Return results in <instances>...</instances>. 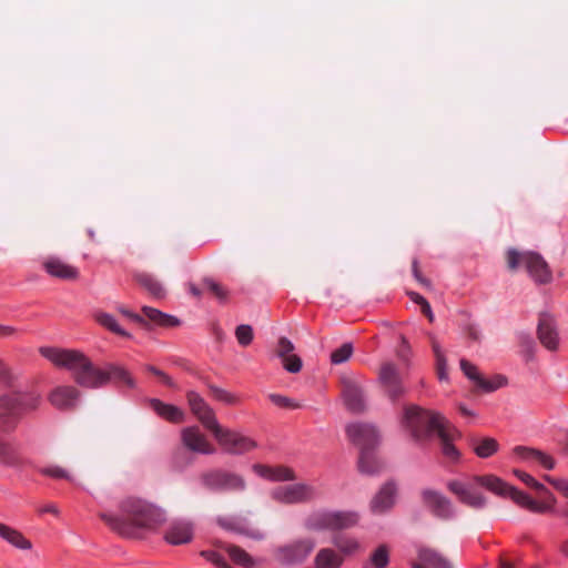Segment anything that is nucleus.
I'll return each mask as SVG.
<instances>
[{
	"instance_id": "1",
	"label": "nucleus",
	"mask_w": 568,
	"mask_h": 568,
	"mask_svg": "<svg viewBox=\"0 0 568 568\" xmlns=\"http://www.w3.org/2000/svg\"><path fill=\"white\" fill-rule=\"evenodd\" d=\"M118 508V514L102 511L99 518L113 532L124 538H142L156 531L168 519L164 509L138 496L124 497Z\"/></svg>"
},
{
	"instance_id": "2",
	"label": "nucleus",
	"mask_w": 568,
	"mask_h": 568,
	"mask_svg": "<svg viewBox=\"0 0 568 568\" xmlns=\"http://www.w3.org/2000/svg\"><path fill=\"white\" fill-rule=\"evenodd\" d=\"M359 520L361 516L355 510L317 509L307 516L304 527L313 532H333L332 544L345 559V557L355 556L363 549L357 537L342 534L343 530L356 527Z\"/></svg>"
},
{
	"instance_id": "3",
	"label": "nucleus",
	"mask_w": 568,
	"mask_h": 568,
	"mask_svg": "<svg viewBox=\"0 0 568 568\" xmlns=\"http://www.w3.org/2000/svg\"><path fill=\"white\" fill-rule=\"evenodd\" d=\"M39 353L57 368L67 369L73 381L83 388L105 386L104 367H98L80 349L42 346Z\"/></svg>"
},
{
	"instance_id": "4",
	"label": "nucleus",
	"mask_w": 568,
	"mask_h": 568,
	"mask_svg": "<svg viewBox=\"0 0 568 568\" xmlns=\"http://www.w3.org/2000/svg\"><path fill=\"white\" fill-rule=\"evenodd\" d=\"M41 404L39 394L0 395V432H13L24 413L36 410Z\"/></svg>"
},
{
	"instance_id": "5",
	"label": "nucleus",
	"mask_w": 568,
	"mask_h": 568,
	"mask_svg": "<svg viewBox=\"0 0 568 568\" xmlns=\"http://www.w3.org/2000/svg\"><path fill=\"white\" fill-rule=\"evenodd\" d=\"M448 420L437 412L424 409L417 405L404 408V424L416 440H424L433 433H438Z\"/></svg>"
},
{
	"instance_id": "6",
	"label": "nucleus",
	"mask_w": 568,
	"mask_h": 568,
	"mask_svg": "<svg viewBox=\"0 0 568 568\" xmlns=\"http://www.w3.org/2000/svg\"><path fill=\"white\" fill-rule=\"evenodd\" d=\"M200 481L206 490L214 493H241L246 489V481L242 475L223 468L203 471Z\"/></svg>"
},
{
	"instance_id": "7",
	"label": "nucleus",
	"mask_w": 568,
	"mask_h": 568,
	"mask_svg": "<svg viewBox=\"0 0 568 568\" xmlns=\"http://www.w3.org/2000/svg\"><path fill=\"white\" fill-rule=\"evenodd\" d=\"M221 448L231 455H242L256 448V442L239 432L216 425L211 432Z\"/></svg>"
},
{
	"instance_id": "8",
	"label": "nucleus",
	"mask_w": 568,
	"mask_h": 568,
	"mask_svg": "<svg viewBox=\"0 0 568 568\" xmlns=\"http://www.w3.org/2000/svg\"><path fill=\"white\" fill-rule=\"evenodd\" d=\"M315 540L312 538L296 539L283 545L275 550L277 560L286 566H294L304 562L315 549Z\"/></svg>"
},
{
	"instance_id": "9",
	"label": "nucleus",
	"mask_w": 568,
	"mask_h": 568,
	"mask_svg": "<svg viewBox=\"0 0 568 568\" xmlns=\"http://www.w3.org/2000/svg\"><path fill=\"white\" fill-rule=\"evenodd\" d=\"M271 496L280 504H301L312 500L315 497V489L307 484L297 483L276 487L271 491Z\"/></svg>"
},
{
	"instance_id": "10",
	"label": "nucleus",
	"mask_w": 568,
	"mask_h": 568,
	"mask_svg": "<svg viewBox=\"0 0 568 568\" xmlns=\"http://www.w3.org/2000/svg\"><path fill=\"white\" fill-rule=\"evenodd\" d=\"M378 383L392 402L398 400L406 394L399 372L393 363L387 362L381 365Z\"/></svg>"
},
{
	"instance_id": "11",
	"label": "nucleus",
	"mask_w": 568,
	"mask_h": 568,
	"mask_svg": "<svg viewBox=\"0 0 568 568\" xmlns=\"http://www.w3.org/2000/svg\"><path fill=\"white\" fill-rule=\"evenodd\" d=\"M424 506L437 518L449 520L455 515V508L448 497L434 489H424L422 491Z\"/></svg>"
},
{
	"instance_id": "12",
	"label": "nucleus",
	"mask_w": 568,
	"mask_h": 568,
	"mask_svg": "<svg viewBox=\"0 0 568 568\" xmlns=\"http://www.w3.org/2000/svg\"><path fill=\"white\" fill-rule=\"evenodd\" d=\"M186 399L192 414L197 418V420L203 425L205 429L212 432V429L220 424L213 408L199 393L189 390L186 393Z\"/></svg>"
},
{
	"instance_id": "13",
	"label": "nucleus",
	"mask_w": 568,
	"mask_h": 568,
	"mask_svg": "<svg viewBox=\"0 0 568 568\" xmlns=\"http://www.w3.org/2000/svg\"><path fill=\"white\" fill-rule=\"evenodd\" d=\"M346 434L351 442L359 447L376 448L379 445V434L375 426L364 423L349 424Z\"/></svg>"
},
{
	"instance_id": "14",
	"label": "nucleus",
	"mask_w": 568,
	"mask_h": 568,
	"mask_svg": "<svg viewBox=\"0 0 568 568\" xmlns=\"http://www.w3.org/2000/svg\"><path fill=\"white\" fill-rule=\"evenodd\" d=\"M181 440L183 446L192 453L213 455L216 450L197 426L184 427L181 430Z\"/></svg>"
},
{
	"instance_id": "15",
	"label": "nucleus",
	"mask_w": 568,
	"mask_h": 568,
	"mask_svg": "<svg viewBox=\"0 0 568 568\" xmlns=\"http://www.w3.org/2000/svg\"><path fill=\"white\" fill-rule=\"evenodd\" d=\"M80 390L72 385H59L48 394L49 403L59 410H72L80 399Z\"/></svg>"
},
{
	"instance_id": "16",
	"label": "nucleus",
	"mask_w": 568,
	"mask_h": 568,
	"mask_svg": "<svg viewBox=\"0 0 568 568\" xmlns=\"http://www.w3.org/2000/svg\"><path fill=\"white\" fill-rule=\"evenodd\" d=\"M523 264L535 282L539 284H546L551 281V271L548 267L546 261L539 254L534 252L524 253Z\"/></svg>"
},
{
	"instance_id": "17",
	"label": "nucleus",
	"mask_w": 568,
	"mask_h": 568,
	"mask_svg": "<svg viewBox=\"0 0 568 568\" xmlns=\"http://www.w3.org/2000/svg\"><path fill=\"white\" fill-rule=\"evenodd\" d=\"M447 488L450 493H453L460 503L473 507V508H483L486 505V499L471 486L459 481V480H450L447 483Z\"/></svg>"
},
{
	"instance_id": "18",
	"label": "nucleus",
	"mask_w": 568,
	"mask_h": 568,
	"mask_svg": "<svg viewBox=\"0 0 568 568\" xmlns=\"http://www.w3.org/2000/svg\"><path fill=\"white\" fill-rule=\"evenodd\" d=\"M459 364L464 375L484 392H494L501 387L504 384L500 376H497L494 381L484 378V376L479 373L478 367L465 358H462Z\"/></svg>"
},
{
	"instance_id": "19",
	"label": "nucleus",
	"mask_w": 568,
	"mask_h": 568,
	"mask_svg": "<svg viewBox=\"0 0 568 568\" xmlns=\"http://www.w3.org/2000/svg\"><path fill=\"white\" fill-rule=\"evenodd\" d=\"M193 524L189 520H175L166 528L164 540L170 545H184L192 541Z\"/></svg>"
},
{
	"instance_id": "20",
	"label": "nucleus",
	"mask_w": 568,
	"mask_h": 568,
	"mask_svg": "<svg viewBox=\"0 0 568 568\" xmlns=\"http://www.w3.org/2000/svg\"><path fill=\"white\" fill-rule=\"evenodd\" d=\"M397 486L395 481H386L371 501V509L375 514L389 510L396 501Z\"/></svg>"
},
{
	"instance_id": "21",
	"label": "nucleus",
	"mask_w": 568,
	"mask_h": 568,
	"mask_svg": "<svg viewBox=\"0 0 568 568\" xmlns=\"http://www.w3.org/2000/svg\"><path fill=\"white\" fill-rule=\"evenodd\" d=\"M342 396L346 408L355 414L365 410V402L362 388L351 379H343Z\"/></svg>"
},
{
	"instance_id": "22",
	"label": "nucleus",
	"mask_w": 568,
	"mask_h": 568,
	"mask_svg": "<svg viewBox=\"0 0 568 568\" xmlns=\"http://www.w3.org/2000/svg\"><path fill=\"white\" fill-rule=\"evenodd\" d=\"M418 561L412 568H453L452 562L435 549L420 547L417 550Z\"/></svg>"
},
{
	"instance_id": "23",
	"label": "nucleus",
	"mask_w": 568,
	"mask_h": 568,
	"mask_svg": "<svg viewBox=\"0 0 568 568\" xmlns=\"http://www.w3.org/2000/svg\"><path fill=\"white\" fill-rule=\"evenodd\" d=\"M538 338L549 351H556L559 345L558 332L555 321L550 315L544 314L538 323Z\"/></svg>"
},
{
	"instance_id": "24",
	"label": "nucleus",
	"mask_w": 568,
	"mask_h": 568,
	"mask_svg": "<svg viewBox=\"0 0 568 568\" xmlns=\"http://www.w3.org/2000/svg\"><path fill=\"white\" fill-rule=\"evenodd\" d=\"M42 266L45 270V272L52 277L69 281H73L79 277V271L77 267L65 263L64 261L55 256L47 258L42 263Z\"/></svg>"
},
{
	"instance_id": "25",
	"label": "nucleus",
	"mask_w": 568,
	"mask_h": 568,
	"mask_svg": "<svg viewBox=\"0 0 568 568\" xmlns=\"http://www.w3.org/2000/svg\"><path fill=\"white\" fill-rule=\"evenodd\" d=\"M385 468L384 460L377 455L376 448L362 449L358 458V470L368 476L377 475Z\"/></svg>"
},
{
	"instance_id": "26",
	"label": "nucleus",
	"mask_w": 568,
	"mask_h": 568,
	"mask_svg": "<svg viewBox=\"0 0 568 568\" xmlns=\"http://www.w3.org/2000/svg\"><path fill=\"white\" fill-rule=\"evenodd\" d=\"M0 464L7 467H21L24 459L20 452L19 445L13 440L6 439L0 436Z\"/></svg>"
},
{
	"instance_id": "27",
	"label": "nucleus",
	"mask_w": 568,
	"mask_h": 568,
	"mask_svg": "<svg viewBox=\"0 0 568 568\" xmlns=\"http://www.w3.org/2000/svg\"><path fill=\"white\" fill-rule=\"evenodd\" d=\"M437 436L442 442L443 455L449 458L450 460H458L460 457V453L453 444L454 440L459 437L458 430L455 427H453L448 422L442 429H439Z\"/></svg>"
},
{
	"instance_id": "28",
	"label": "nucleus",
	"mask_w": 568,
	"mask_h": 568,
	"mask_svg": "<svg viewBox=\"0 0 568 568\" xmlns=\"http://www.w3.org/2000/svg\"><path fill=\"white\" fill-rule=\"evenodd\" d=\"M150 406L161 418L169 423L181 424L185 420V413L175 405L152 398L150 399Z\"/></svg>"
},
{
	"instance_id": "29",
	"label": "nucleus",
	"mask_w": 568,
	"mask_h": 568,
	"mask_svg": "<svg viewBox=\"0 0 568 568\" xmlns=\"http://www.w3.org/2000/svg\"><path fill=\"white\" fill-rule=\"evenodd\" d=\"M514 453L523 460L539 464L546 469H552L556 464L550 455L535 448L517 446L514 448Z\"/></svg>"
},
{
	"instance_id": "30",
	"label": "nucleus",
	"mask_w": 568,
	"mask_h": 568,
	"mask_svg": "<svg viewBox=\"0 0 568 568\" xmlns=\"http://www.w3.org/2000/svg\"><path fill=\"white\" fill-rule=\"evenodd\" d=\"M342 554L332 547L321 548L313 560L314 568H341L344 565Z\"/></svg>"
},
{
	"instance_id": "31",
	"label": "nucleus",
	"mask_w": 568,
	"mask_h": 568,
	"mask_svg": "<svg viewBox=\"0 0 568 568\" xmlns=\"http://www.w3.org/2000/svg\"><path fill=\"white\" fill-rule=\"evenodd\" d=\"M254 469L260 476L272 481H292L296 479L294 470L283 465L274 467L256 465Z\"/></svg>"
},
{
	"instance_id": "32",
	"label": "nucleus",
	"mask_w": 568,
	"mask_h": 568,
	"mask_svg": "<svg viewBox=\"0 0 568 568\" xmlns=\"http://www.w3.org/2000/svg\"><path fill=\"white\" fill-rule=\"evenodd\" d=\"M104 379L105 385L110 382L116 384H123L129 388L135 387V381L132 377L131 373L122 365L119 364H108L104 366Z\"/></svg>"
},
{
	"instance_id": "33",
	"label": "nucleus",
	"mask_w": 568,
	"mask_h": 568,
	"mask_svg": "<svg viewBox=\"0 0 568 568\" xmlns=\"http://www.w3.org/2000/svg\"><path fill=\"white\" fill-rule=\"evenodd\" d=\"M0 538L20 550H30L32 548L31 540L24 537L20 530L3 523H0Z\"/></svg>"
},
{
	"instance_id": "34",
	"label": "nucleus",
	"mask_w": 568,
	"mask_h": 568,
	"mask_svg": "<svg viewBox=\"0 0 568 568\" xmlns=\"http://www.w3.org/2000/svg\"><path fill=\"white\" fill-rule=\"evenodd\" d=\"M469 445L479 458H489L499 449V443L493 437H470Z\"/></svg>"
},
{
	"instance_id": "35",
	"label": "nucleus",
	"mask_w": 568,
	"mask_h": 568,
	"mask_svg": "<svg viewBox=\"0 0 568 568\" xmlns=\"http://www.w3.org/2000/svg\"><path fill=\"white\" fill-rule=\"evenodd\" d=\"M474 480L491 493L499 496H507L511 486L494 475L476 476Z\"/></svg>"
},
{
	"instance_id": "36",
	"label": "nucleus",
	"mask_w": 568,
	"mask_h": 568,
	"mask_svg": "<svg viewBox=\"0 0 568 568\" xmlns=\"http://www.w3.org/2000/svg\"><path fill=\"white\" fill-rule=\"evenodd\" d=\"M135 280L154 298L161 300L165 297L163 285L152 275L141 273L135 275Z\"/></svg>"
},
{
	"instance_id": "37",
	"label": "nucleus",
	"mask_w": 568,
	"mask_h": 568,
	"mask_svg": "<svg viewBox=\"0 0 568 568\" xmlns=\"http://www.w3.org/2000/svg\"><path fill=\"white\" fill-rule=\"evenodd\" d=\"M142 312L152 323L159 326L174 327L180 324V321L176 317L150 306L142 307Z\"/></svg>"
},
{
	"instance_id": "38",
	"label": "nucleus",
	"mask_w": 568,
	"mask_h": 568,
	"mask_svg": "<svg viewBox=\"0 0 568 568\" xmlns=\"http://www.w3.org/2000/svg\"><path fill=\"white\" fill-rule=\"evenodd\" d=\"M207 388L213 399L221 402L225 405L236 406L240 405L242 399L240 395L229 392L222 387H219L214 384H207Z\"/></svg>"
},
{
	"instance_id": "39",
	"label": "nucleus",
	"mask_w": 568,
	"mask_h": 568,
	"mask_svg": "<svg viewBox=\"0 0 568 568\" xmlns=\"http://www.w3.org/2000/svg\"><path fill=\"white\" fill-rule=\"evenodd\" d=\"M389 564V549L386 545H379L371 555L368 562L362 568H386Z\"/></svg>"
},
{
	"instance_id": "40",
	"label": "nucleus",
	"mask_w": 568,
	"mask_h": 568,
	"mask_svg": "<svg viewBox=\"0 0 568 568\" xmlns=\"http://www.w3.org/2000/svg\"><path fill=\"white\" fill-rule=\"evenodd\" d=\"M36 470L41 476L52 478L55 480H59V479H65L69 481L73 480V477L71 476V474L65 468H63L59 465L38 466L36 468Z\"/></svg>"
},
{
	"instance_id": "41",
	"label": "nucleus",
	"mask_w": 568,
	"mask_h": 568,
	"mask_svg": "<svg viewBox=\"0 0 568 568\" xmlns=\"http://www.w3.org/2000/svg\"><path fill=\"white\" fill-rule=\"evenodd\" d=\"M225 551L236 565L244 568H250L254 565L252 557L243 548L236 545L225 546Z\"/></svg>"
},
{
	"instance_id": "42",
	"label": "nucleus",
	"mask_w": 568,
	"mask_h": 568,
	"mask_svg": "<svg viewBox=\"0 0 568 568\" xmlns=\"http://www.w3.org/2000/svg\"><path fill=\"white\" fill-rule=\"evenodd\" d=\"M203 287L212 296H214L216 300H219L221 303H226L229 300V290L215 281L212 277H204L203 281Z\"/></svg>"
},
{
	"instance_id": "43",
	"label": "nucleus",
	"mask_w": 568,
	"mask_h": 568,
	"mask_svg": "<svg viewBox=\"0 0 568 568\" xmlns=\"http://www.w3.org/2000/svg\"><path fill=\"white\" fill-rule=\"evenodd\" d=\"M95 318L99 324H101L105 328L110 329L111 332L122 335V336L128 335L126 332H124L121 328V326L119 325L118 321L115 320V317L113 315L108 314V313H99L95 315Z\"/></svg>"
},
{
	"instance_id": "44",
	"label": "nucleus",
	"mask_w": 568,
	"mask_h": 568,
	"mask_svg": "<svg viewBox=\"0 0 568 568\" xmlns=\"http://www.w3.org/2000/svg\"><path fill=\"white\" fill-rule=\"evenodd\" d=\"M352 354L353 345L351 343H344L341 347H338L331 354V362L333 364H342L348 361Z\"/></svg>"
},
{
	"instance_id": "45",
	"label": "nucleus",
	"mask_w": 568,
	"mask_h": 568,
	"mask_svg": "<svg viewBox=\"0 0 568 568\" xmlns=\"http://www.w3.org/2000/svg\"><path fill=\"white\" fill-rule=\"evenodd\" d=\"M200 556L217 568H226V560L222 554L213 549L201 550Z\"/></svg>"
},
{
	"instance_id": "46",
	"label": "nucleus",
	"mask_w": 568,
	"mask_h": 568,
	"mask_svg": "<svg viewBox=\"0 0 568 568\" xmlns=\"http://www.w3.org/2000/svg\"><path fill=\"white\" fill-rule=\"evenodd\" d=\"M235 336L240 345L248 346L253 341V328L251 325L241 324L235 329Z\"/></svg>"
},
{
	"instance_id": "47",
	"label": "nucleus",
	"mask_w": 568,
	"mask_h": 568,
	"mask_svg": "<svg viewBox=\"0 0 568 568\" xmlns=\"http://www.w3.org/2000/svg\"><path fill=\"white\" fill-rule=\"evenodd\" d=\"M216 523L224 530L243 532L242 525L236 518L220 516L216 518Z\"/></svg>"
},
{
	"instance_id": "48",
	"label": "nucleus",
	"mask_w": 568,
	"mask_h": 568,
	"mask_svg": "<svg viewBox=\"0 0 568 568\" xmlns=\"http://www.w3.org/2000/svg\"><path fill=\"white\" fill-rule=\"evenodd\" d=\"M283 367L292 374H296L302 369V359L295 354L287 355L282 358Z\"/></svg>"
},
{
	"instance_id": "49",
	"label": "nucleus",
	"mask_w": 568,
	"mask_h": 568,
	"mask_svg": "<svg viewBox=\"0 0 568 568\" xmlns=\"http://www.w3.org/2000/svg\"><path fill=\"white\" fill-rule=\"evenodd\" d=\"M268 398L274 405L281 408L296 409L301 407V405L295 403L292 398L280 394H270Z\"/></svg>"
},
{
	"instance_id": "50",
	"label": "nucleus",
	"mask_w": 568,
	"mask_h": 568,
	"mask_svg": "<svg viewBox=\"0 0 568 568\" xmlns=\"http://www.w3.org/2000/svg\"><path fill=\"white\" fill-rule=\"evenodd\" d=\"M514 474L515 476L520 479L523 483H525L527 486L536 489L537 491H544L546 490V487L539 483L538 480H536L531 475L523 471V470H518V469H515L514 470Z\"/></svg>"
},
{
	"instance_id": "51",
	"label": "nucleus",
	"mask_w": 568,
	"mask_h": 568,
	"mask_svg": "<svg viewBox=\"0 0 568 568\" xmlns=\"http://www.w3.org/2000/svg\"><path fill=\"white\" fill-rule=\"evenodd\" d=\"M17 377L10 369V367L0 358V383L11 387L13 386Z\"/></svg>"
},
{
	"instance_id": "52",
	"label": "nucleus",
	"mask_w": 568,
	"mask_h": 568,
	"mask_svg": "<svg viewBox=\"0 0 568 568\" xmlns=\"http://www.w3.org/2000/svg\"><path fill=\"white\" fill-rule=\"evenodd\" d=\"M508 497H510L518 506L526 508L528 505L529 499L531 498L526 493L517 489L516 487H510L508 494Z\"/></svg>"
},
{
	"instance_id": "53",
	"label": "nucleus",
	"mask_w": 568,
	"mask_h": 568,
	"mask_svg": "<svg viewBox=\"0 0 568 568\" xmlns=\"http://www.w3.org/2000/svg\"><path fill=\"white\" fill-rule=\"evenodd\" d=\"M294 351V344L286 337H281L277 343L276 354L280 358L291 355Z\"/></svg>"
},
{
	"instance_id": "54",
	"label": "nucleus",
	"mask_w": 568,
	"mask_h": 568,
	"mask_svg": "<svg viewBox=\"0 0 568 568\" xmlns=\"http://www.w3.org/2000/svg\"><path fill=\"white\" fill-rule=\"evenodd\" d=\"M524 253H519L518 251L510 248L507 251V265L509 270L515 271L523 263Z\"/></svg>"
},
{
	"instance_id": "55",
	"label": "nucleus",
	"mask_w": 568,
	"mask_h": 568,
	"mask_svg": "<svg viewBox=\"0 0 568 568\" xmlns=\"http://www.w3.org/2000/svg\"><path fill=\"white\" fill-rule=\"evenodd\" d=\"M145 369L150 372L151 374L155 375L160 378V381L165 384L169 387H174L175 384L173 379L163 371L159 369L158 367L153 365H145Z\"/></svg>"
},
{
	"instance_id": "56",
	"label": "nucleus",
	"mask_w": 568,
	"mask_h": 568,
	"mask_svg": "<svg viewBox=\"0 0 568 568\" xmlns=\"http://www.w3.org/2000/svg\"><path fill=\"white\" fill-rule=\"evenodd\" d=\"M545 480L552 485L558 491H560L566 498H568V481L566 479H555L546 475Z\"/></svg>"
},
{
	"instance_id": "57",
	"label": "nucleus",
	"mask_w": 568,
	"mask_h": 568,
	"mask_svg": "<svg viewBox=\"0 0 568 568\" xmlns=\"http://www.w3.org/2000/svg\"><path fill=\"white\" fill-rule=\"evenodd\" d=\"M412 271H413V275L417 282H419L423 286H425L427 288L432 287L430 281L423 276V274L419 270V262L416 258L412 263Z\"/></svg>"
},
{
	"instance_id": "58",
	"label": "nucleus",
	"mask_w": 568,
	"mask_h": 568,
	"mask_svg": "<svg viewBox=\"0 0 568 568\" xmlns=\"http://www.w3.org/2000/svg\"><path fill=\"white\" fill-rule=\"evenodd\" d=\"M437 376L440 382L448 381L447 359L445 356L436 358Z\"/></svg>"
},
{
	"instance_id": "59",
	"label": "nucleus",
	"mask_w": 568,
	"mask_h": 568,
	"mask_svg": "<svg viewBox=\"0 0 568 568\" xmlns=\"http://www.w3.org/2000/svg\"><path fill=\"white\" fill-rule=\"evenodd\" d=\"M531 513L545 514L549 510V506L544 503L537 501L532 498L529 499L527 507L525 508Z\"/></svg>"
},
{
	"instance_id": "60",
	"label": "nucleus",
	"mask_w": 568,
	"mask_h": 568,
	"mask_svg": "<svg viewBox=\"0 0 568 568\" xmlns=\"http://www.w3.org/2000/svg\"><path fill=\"white\" fill-rule=\"evenodd\" d=\"M531 513L545 514L549 510V506L544 503L537 501L532 498L529 499L527 507L525 508Z\"/></svg>"
},
{
	"instance_id": "61",
	"label": "nucleus",
	"mask_w": 568,
	"mask_h": 568,
	"mask_svg": "<svg viewBox=\"0 0 568 568\" xmlns=\"http://www.w3.org/2000/svg\"><path fill=\"white\" fill-rule=\"evenodd\" d=\"M465 333L467 335V337L473 341V342H479L480 339V334H479V331L478 328L474 325V324H468L466 327H465Z\"/></svg>"
},
{
	"instance_id": "62",
	"label": "nucleus",
	"mask_w": 568,
	"mask_h": 568,
	"mask_svg": "<svg viewBox=\"0 0 568 568\" xmlns=\"http://www.w3.org/2000/svg\"><path fill=\"white\" fill-rule=\"evenodd\" d=\"M408 296L414 303L420 305V307H423L427 303V300L416 292H409Z\"/></svg>"
},
{
	"instance_id": "63",
	"label": "nucleus",
	"mask_w": 568,
	"mask_h": 568,
	"mask_svg": "<svg viewBox=\"0 0 568 568\" xmlns=\"http://www.w3.org/2000/svg\"><path fill=\"white\" fill-rule=\"evenodd\" d=\"M17 333V328L13 326H7L0 324V336L1 337H8L12 336Z\"/></svg>"
},
{
	"instance_id": "64",
	"label": "nucleus",
	"mask_w": 568,
	"mask_h": 568,
	"mask_svg": "<svg viewBox=\"0 0 568 568\" xmlns=\"http://www.w3.org/2000/svg\"><path fill=\"white\" fill-rule=\"evenodd\" d=\"M430 341H432V347H433L435 357L439 358V357L445 356L444 352L442 351V347H440L439 343L437 342V339L434 336H430Z\"/></svg>"
}]
</instances>
